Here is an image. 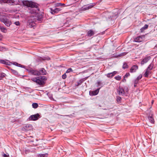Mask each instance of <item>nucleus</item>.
<instances>
[{
    "label": "nucleus",
    "mask_w": 157,
    "mask_h": 157,
    "mask_svg": "<svg viewBox=\"0 0 157 157\" xmlns=\"http://www.w3.org/2000/svg\"><path fill=\"white\" fill-rule=\"evenodd\" d=\"M122 81L124 82H126V79L124 78V79L122 80Z\"/></svg>",
    "instance_id": "obj_47"
},
{
    "label": "nucleus",
    "mask_w": 157,
    "mask_h": 157,
    "mask_svg": "<svg viewBox=\"0 0 157 157\" xmlns=\"http://www.w3.org/2000/svg\"><path fill=\"white\" fill-rule=\"evenodd\" d=\"M17 66L19 67H23V68H24V67H25V66H23L20 64H19V63H18V65H17Z\"/></svg>",
    "instance_id": "obj_43"
},
{
    "label": "nucleus",
    "mask_w": 157,
    "mask_h": 157,
    "mask_svg": "<svg viewBox=\"0 0 157 157\" xmlns=\"http://www.w3.org/2000/svg\"><path fill=\"white\" fill-rule=\"evenodd\" d=\"M10 62L8 60H7V61H6L5 63V64L10 65Z\"/></svg>",
    "instance_id": "obj_39"
},
{
    "label": "nucleus",
    "mask_w": 157,
    "mask_h": 157,
    "mask_svg": "<svg viewBox=\"0 0 157 157\" xmlns=\"http://www.w3.org/2000/svg\"><path fill=\"white\" fill-rule=\"evenodd\" d=\"M155 48H157V44L156 45L155 47Z\"/></svg>",
    "instance_id": "obj_50"
},
{
    "label": "nucleus",
    "mask_w": 157,
    "mask_h": 157,
    "mask_svg": "<svg viewBox=\"0 0 157 157\" xmlns=\"http://www.w3.org/2000/svg\"><path fill=\"white\" fill-rule=\"evenodd\" d=\"M32 74L35 75H46L47 72L46 71L44 68L39 70H30L29 71Z\"/></svg>",
    "instance_id": "obj_2"
},
{
    "label": "nucleus",
    "mask_w": 157,
    "mask_h": 157,
    "mask_svg": "<svg viewBox=\"0 0 157 157\" xmlns=\"http://www.w3.org/2000/svg\"><path fill=\"white\" fill-rule=\"evenodd\" d=\"M49 59H50L48 57V58H46V59H44V60H48Z\"/></svg>",
    "instance_id": "obj_48"
},
{
    "label": "nucleus",
    "mask_w": 157,
    "mask_h": 157,
    "mask_svg": "<svg viewBox=\"0 0 157 157\" xmlns=\"http://www.w3.org/2000/svg\"><path fill=\"white\" fill-rule=\"evenodd\" d=\"M61 10V9L59 8H55L54 9H51V12L52 14H54L56 13H58L59 11L60 10Z\"/></svg>",
    "instance_id": "obj_14"
},
{
    "label": "nucleus",
    "mask_w": 157,
    "mask_h": 157,
    "mask_svg": "<svg viewBox=\"0 0 157 157\" xmlns=\"http://www.w3.org/2000/svg\"><path fill=\"white\" fill-rule=\"evenodd\" d=\"M6 61L4 60L0 59V63L5 64Z\"/></svg>",
    "instance_id": "obj_37"
},
{
    "label": "nucleus",
    "mask_w": 157,
    "mask_h": 157,
    "mask_svg": "<svg viewBox=\"0 0 157 157\" xmlns=\"http://www.w3.org/2000/svg\"><path fill=\"white\" fill-rule=\"evenodd\" d=\"M13 64L16 66H17V65H18V63L16 62H14L13 63Z\"/></svg>",
    "instance_id": "obj_44"
},
{
    "label": "nucleus",
    "mask_w": 157,
    "mask_h": 157,
    "mask_svg": "<svg viewBox=\"0 0 157 157\" xmlns=\"http://www.w3.org/2000/svg\"><path fill=\"white\" fill-rule=\"evenodd\" d=\"M40 117V115L38 113L31 115L29 118V121H36Z\"/></svg>",
    "instance_id": "obj_7"
},
{
    "label": "nucleus",
    "mask_w": 157,
    "mask_h": 157,
    "mask_svg": "<svg viewBox=\"0 0 157 157\" xmlns=\"http://www.w3.org/2000/svg\"><path fill=\"white\" fill-rule=\"evenodd\" d=\"M148 25L147 24H145L144 27L140 29V31L141 32H143L144 30L147 29L148 27Z\"/></svg>",
    "instance_id": "obj_22"
},
{
    "label": "nucleus",
    "mask_w": 157,
    "mask_h": 157,
    "mask_svg": "<svg viewBox=\"0 0 157 157\" xmlns=\"http://www.w3.org/2000/svg\"><path fill=\"white\" fill-rule=\"evenodd\" d=\"M151 57L150 56L145 57L141 61V64L143 65L147 63L151 59Z\"/></svg>",
    "instance_id": "obj_11"
},
{
    "label": "nucleus",
    "mask_w": 157,
    "mask_h": 157,
    "mask_svg": "<svg viewBox=\"0 0 157 157\" xmlns=\"http://www.w3.org/2000/svg\"><path fill=\"white\" fill-rule=\"evenodd\" d=\"M33 129V126L31 124H27L24 126L22 128L24 131H30Z\"/></svg>",
    "instance_id": "obj_9"
},
{
    "label": "nucleus",
    "mask_w": 157,
    "mask_h": 157,
    "mask_svg": "<svg viewBox=\"0 0 157 157\" xmlns=\"http://www.w3.org/2000/svg\"><path fill=\"white\" fill-rule=\"evenodd\" d=\"M6 74L3 73H2L0 74V80H2L3 78L5 77Z\"/></svg>",
    "instance_id": "obj_26"
},
{
    "label": "nucleus",
    "mask_w": 157,
    "mask_h": 157,
    "mask_svg": "<svg viewBox=\"0 0 157 157\" xmlns=\"http://www.w3.org/2000/svg\"><path fill=\"white\" fill-rule=\"evenodd\" d=\"M138 66L136 65H134L132 66L130 70V72L133 73L135 72L138 69Z\"/></svg>",
    "instance_id": "obj_12"
},
{
    "label": "nucleus",
    "mask_w": 157,
    "mask_h": 157,
    "mask_svg": "<svg viewBox=\"0 0 157 157\" xmlns=\"http://www.w3.org/2000/svg\"><path fill=\"white\" fill-rule=\"evenodd\" d=\"M38 104L37 103H34L32 104V106L34 108H36L38 107Z\"/></svg>",
    "instance_id": "obj_28"
},
{
    "label": "nucleus",
    "mask_w": 157,
    "mask_h": 157,
    "mask_svg": "<svg viewBox=\"0 0 157 157\" xmlns=\"http://www.w3.org/2000/svg\"><path fill=\"white\" fill-rule=\"evenodd\" d=\"M130 75L129 73H126L125 75L124 76V78H127L128 77L130 76Z\"/></svg>",
    "instance_id": "obj_36"
},
{
    "label": "nucleus",
    "mask_w": 157,
    "mask_h": 157,
    "mask_svg": "<svg viewBox=\"0 0 157 157\" xmlns=\"http://www.w3.org/2000/svg\"><path fill=\"white\" fill-rule=\"evenodd\" d=\"M144 35L137 36L134 39V41L137 42H141L144 40Z\"/></svg>",
    "instance_id": "obj_10"
},
{
    "label": "nucleus",
    "mask_w": 157,
    "mask_h": 157,
    "mask_svg": "<svg viewBox=\"0 0 157 157\" xmlns=\"http://www.w3.org/2000/svg\"><path fill=\"white\" fill-rule=\"evenodd\" d=\"M62 78L63 79H65L67 78V75L66 73L62 75Z\"/></svg>",
    "instance_id": "obj_38"
},
{
    "label": "nucleus",
    "mask_w": 157,
    "mask_h": 157,
    "mask_svg": "<svg viewBox=\"0 0 157 157\" xmlns=\"http://www.w3.org/2000/svg\"><path fill=\"white\" fill-rule=\"evenodd\" d=\"M0 21L3 22L7 26H9L11 24V21L6 18V17L1 15H0Z\"/></svg>",
    "instance_id": "obj_3"
},
{
    "label": "nucleus",
    "mask_w": 157,
    "mask_h": 157,
    "mask_svg": "<svg viewBox=\"0 0 157 157\" xmlns=\"http://www.w3.org/2000/svg\"><path fill=\"white\" fill-rule=\"evenodd\" d=\"M43 20V16L41 14L32 15L29 18L27 22L28 26L30 28L34 27L37 21L40 23Z\"/></svg>",
    "instance_id": "obj_1"
},
{
    "label": "nucleus",
    "mask_w": 157,
    "mask_h": 157,
    "mask_svg": "<svg viewBox=\"0 0 157 157\" xmlns=\"http://www.w3.org/2000/svg\"><path fill=\"white\" fill-rule=\"evenodd\" d=\"M72 69L71 68H69L66 71V73H68L71 71L72 72Z\"/></svg>",
    "instance_id": "obj_33"
},
{
    "label": "nucleus",
    "mask_w": 157,
    "mask_h": 157,
    "mask_svg": "<svg viewBox=\"0 0 157 157\" xmlns=\"http://www.w3.org/2000/svg\"><path fill=\"white\" fill-rule=\"evenodd\" d=\"M114 78L117 80H121V77L119 76V75H118L117 76H115V77H114Z\"/></svg>",
    "instance_id": "obj_32"
},
{
    "label": "nucleus",
    "mask_w": 157,
    "mask_h": 157,
    "mask_svg": "<svg viewBox=\"0 0 157 157\" xmlns=\"http://www.w3.org/2000/svg\"><path fill=\"white\" fill-rule=\"evenodd\" d=\"M142 75H140L139 76H138L136 79L139 81V80L142 78Z\"/></svg>",
    "instance_id": "obj_35"
},
{
    "label": "nucleus",
    "mask_w": 157,
    "mask_h": 157,
    "mask_svg": "<svg viewBox=\"0 0 157 157\" xmlns=\"http://www.w3.org/2000/svg\"><path fill=\"white\" fill-rule=\"evenodd\" d=\"M136 84H134V86L136 87Z\"/></svg>",
    "instance_id": "obj_49"
},
{
    "label": "nucleus",
    "mask_w": 157,
    "mask_h": 157,
    "mask_svg": "<svg viewBox=\"0 0 157 157\" xmlns=\"http://www.w3.org/2000/svg\"><path fill=\"white\" fill-rule=\"evenodd\" d=\"M101 87L98 88L96 90L93 91L92 92V95H97L98 93L99 92V90Z\"/></svg>",
    "instance_id": "obj_19"
},
{
    "label": "nucleus",
    "mask_w": 157,
    "mask_h": 157,
    "mask_svg": "<svg viewBox=\"0 0 157 157\" xmlns=\"http://www.w3.org/2000/svg\"><path fill=\"white\" fill-rule=\"evenodd\" d=\"M139 82V80H137V79H136L134 82V84H137Z\"/></svg>",
    "instance_id": "obj_41"
},
{
    "label": "nucleus",
    "mask_w": 157,
    "mask_h": 157,
    "mask_svg": "<svg viewBox=\"0 0 157 157\" xmlns=\"http://www.w3.org/2000/svg\"><path fill=\"white\" fill-rule=\"evenodd\" d=\"M0 29H1V31L4 33H6V29L3 27H0Z\"/></svg>",
    "instance_id": "obj_25"
},
{
    "label": "nucleus",
    "mask_w": 157,
    "mask_h": 157,
    "mask_svg": "<svg viewBox=\"0 0 157 157\" xmlns=\"http://www.w3.org/2000/svg\"><path fill=\"white\" fill-rule=\"evenodd\" d=\"M151 71L147 69L146 70V71L144 74V75L145 77H148V75H149L151 74Z\"/></svg>",
    "instance_id": "obj_18"
},
{
    "label": "nucleus",
    "mask_w": 157,
    "mask_h": 157,
    "mask_svg": "<svg viewBox=\"0 0 157 157\" xmlns=\"http://www.w3.org/2000/svg\"><path fill=\"white\" fill-rule=\"evenodd\" d=\"M5 48L4 47H2V48H1L0 47V51H2V50H3Z\"/></svg>",
    "instance_id": "obj_45"
},
{
    "label": "nucleus",
    "mask_w": 157,
    "mask_h": 157,
    "mask_svg": "<svg viewBox=\"0 0 157 157\" xmlns=\"http://www.w3.org/2000/svg\"><path fill=\"white\" fill-rule=\"evenodd\" d=\"M31 80L33 81L36 82L40 86H42L44 85L45 82L43 81H42L40 79L37 77L36 78H33L31 79Z\"/></svg>",
    "instance_id": "obj_6"
},
{
    "label": "nucleus",
    "mask_w": 157,
    "mask_h": 157,
    "mask_svg": "<svg viewBox=\"0 0 157 157\" xmlns=\"http://www.w3.org/2000/svg\"><path fill=\"white\" fill-rule=\"evenodd\" d=\"M3 2L5 3L9 4L11 5L14 3V1L13 0H3Z\"/></svg>",
    "instance_id": "obj_15"
},
{
    "label": "nucleus",
    "mask_w": 157,
    "mask_h": 157,
    "mask_svg": "<svg viewBox=\"0 0 157 157\" xmlns=\"http://www.w3.org/2000/svg\"><path fill=\"white\" fill-rule=\"evenodd\" d=\"M121 100V97L118 96L117 98V100L118 102H120Z\"/></svg>",
    "instance_id": "obj_34"
},
{
    "label": "nucleus",
    "mask_w": 157,
    "mask_h": 157,
    "mask_svg": "<svg viewBox=\"0 0 157 157\" xmlns=\"http://www.w3.org/2000/svg\"><path fill=\"white\" fill-rule=\"evenodd\" d=\"M95 34V32L92 30H90L87 33V36H88L90 37L93 36Z\"/></svg>",
    "instance_id": "obj_16"
},
{
    "label": "nucleus",
    "mask_w": 157,
    "mask_h": 157,
    "mask_svg": "<svg viewBox=\"0 0 157 157\" xmlns=\"http://www.w3.org/2000/svg\"><path fill=\"white\" fill-rule=\"evenodd\" d=\"M3 156L4 157H8V155L5 154H4Z\"/></svg>",
    "instance_id": "obj_46"
},
{
    "label": "nucleus",
    "mask_w": 157,
    "mask_h": 157,
    "mask_svg": "<svg viewBox=\"0 0 157 157\" xmlns=\"http://www.w3.org/2000/svg\"><path fill=\"white\" fill-rule=\"evenodd\" d=\"M148 119L150 122L151 123H154V121L152 116H149L148 117Z\"/></svg>",
    "instance_id": "obj_24"
},
{
    "label": "nucleus",
    "mask_w": 157,
    "mask_h": 157,
    "mask_svg": "<svg viewBox=\"0 0 157 157\" xmlns=\"http://www.w3.org/2000/svg\"><path fill=\"white\" fill-rule=\"evenodd\" d=\"M153 67H154V64L153 63H151L148 66V67L147 68V69L149 70V71H150L153 69Z\"/></svg>",
    "instance_id": "obj_23"
},
{
    "label": "nucleus",
    "mask_w": 157,
    "mask_h": 157,
    "mask_svg": "<svg viewBox=\"0 0 157 157\" xmlns=\"http://www.w3.org/2000/svg\"><path fill=\"white\" fill-rule=\"evenodd\" d=\"M37 78L41 80H44V81H46L47 79V77L45 76H40L37 77Z\"/></svg>",
    "instance_id": "obj_20"
},
{
    "label": "nucleus",
    "mask_w": 157,
    "mask_h": 157,
    "mask_svg": "<svg viewBox=\"0 0 157 157\" xmlns=\"http://www.w3.org/2000/svg\"><path fill=\"white\" fill-rule=\"evenodd\" d=\"M1 14V13L0 12V14Z\"/></svg>",
    "instance_id": "obj_51"
},
{
    "label": "nucleus",
    "mask_w": 157,
    "mask_h": 157,
    "mask_svg": "<svg viewBox=\"0 0 157 157\" xmlns=\"http://www.w3.org/2000/svg\"><path fill=\"white\" fill-rule=\"evenodd\" d=\"M65 5L63 3H57L56 4V6H64Z\"/></svg>",
    "instance_id": "obj_29"
},
{
    "label": "nucleus",
    "mask_w": 157,
    "mask_h": 157,
    "mask_svg": "<svg viewBox=\"0 0 157 157\" xmlns=\"http://www.w3.org/2000/svg\"><path fill=\"white\" fill-rule=\"evenodd\" d=\"M23 4L24 6L31 8L36 7H37V4L32 1H24L23 2Z\"/></svg>",
    "instance_id": "obj_4"
},
{
    "label": "nucleus",
    "mask_w": 157,
    "mask_h": 157,
    "mask_svg": "<svg viewBox=\"0 0 157 157\" xmlns=\"http://www.w3.org/2000/svg\"><path fill=\"white\" fill-rule=\"evenodd\" d=\"M95 5V4L94 3H91L90 4L84 5L82 7L81 9L82 10H86L93 7Z\"/></svg>",
    "instance_id": "obj_8"
},
{
    "label": "nucleus",
    "mask_w": 157,
    "mask_h": 157,
    "mask_svg": "<svg viewBox=\"0 0 157 157\" xmlns=\"http://www.w3.org/2000/svg\"><path fill=\"white\" fill-rule=\"evenodd\" d=\"M118 94L120 95H123L124 94V91L122 88H119L117 90Z\"/></svg>",
    "instance_id": "obj_13"
},
{
    "label": "nucleus",
    "mask_w": 157,
    "mask_h": 157,
    "mask_svg": "<svg viewBox=\"0 0 157 157\" xmlns=\"http://www.w3.org/2000/svg\"><path fill=\"white\" fill-rule=\"evenodd\" d=\"M10 70L11 71V72L14 74L15 75L17 74L18 73L16 71L14 70L13 69H11Z\"/></svg>",
    "instance_id": "obj_31"
},
{
    "label": "nucleus",
    "mask_w": 157,
    "mask_h": 157,
    "mask_svg": "<svg viewBox=\"0 0 157 157\" xmlns=\"http://www.w3.org/2000/svg\"><path fill=\"white\" fill-rule=\"evenodd\" d=\"M105 16L106 18H108L109 19H110L111 20L116 19L117 17V15L118 14V13H116L114 14L112 13L111 12H106L105 13Z\"/></svg>",
    "instance_id": "obj_5"
},
{
    "label": "nucleus",
    "mask_w": 157,
    "mask_h": 157,
    "mask_svg": "<svg viewBox=\"0 0 157 157\" xmlns=\"http://www.w3.org/2000/svg\"><path fill=\"white\" fill-rule=\"evenodd\" d=\"M48 156V154L46 153L45 154H40L39 156L40 157H47Z\"/></svg>",
    "instance_id": "obj_27"
},
{
    "label": "nucleus",
    "mask_w": 157,
    "mask_h": 157,
    "mask_svg": "<svg viewBox=\"0 0 157 157\" xmlns=\"http://www.w3.org/2000/svg\"><path fill=\"white\" fill-rule=\"evenodd\" d=\"M116 73L117 71H114L113 72L108 73L107 75V77L109 78H112L114 75Z\"/></svg>",
    "instance_id": "obj_17"
},
{
    "label": "nucleus",
    "mask_w": 157,
    "mask_h": 157,
    "mask_svg": "<svg viewBox=\"0 0 157 157\" xmlns=\"http://www.w3.org/2000/svg\"><path fill=\"white\" fill-rule=\"evenodd\" d=\"M97 83H98V85L97 86L98 87L101 85V84L102 83L98 81L97 82Z\"/></svg>",
    "instance_id": "obj_42"
},
{
    "label": "nucleus",
    "mask_w": 157,
    "mask_h": 157,
    "mask_svg": "<svg viewBox=\"0 0 157 157\" xmlns=\"http://www.w3.org/2000/svg\"><path fill=\"white\" fill-rule=\"evenodd\" d=\"M128 67V66L127 65V64L126 63H124L123 65L122 68L124 69H125L126 68H127Z\"/></svg>",
    "instance_id": "obj_30"
},
{
    "label": "nucleus",
    "mask_w": 157,
    "mask_h": 157,
    "mask_svg": "<svg viewBox=\"0 0 157 157\" xmlns=\"http://www.w3.org/2000/svg\"><path fill=\"white\" fill-rule=\"evenodd\" d=\"M14 24L18 26L20 25V22L19 21H17L14 22Z\"/></svg>",
    "instance_id": "obj_40"
},
{
    "label": "nucleus",
    "mask_w": 157,
    "mask_h": 157,
    "mask_svg": "<svg viewBox=\"0 0 157 157\" xmlns=\"http://www.w3.org/2000/svg\"><path fill=\"white\" fill-rule=\"evenodd\" d=\"M85 79L84 78H83L80 79L79 81L77 82V85L76 86H78L80 85L85 80Z\"/></svg>",
    "instance_id": "obj_21"
}]
</instances>
